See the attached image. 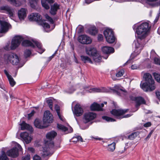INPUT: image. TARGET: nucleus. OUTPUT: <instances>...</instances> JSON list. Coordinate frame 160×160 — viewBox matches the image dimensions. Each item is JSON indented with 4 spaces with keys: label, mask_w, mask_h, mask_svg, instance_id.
Wrapping results in <instances>:
<instances>
[{
    "label": "nucleus",
    "mask_w": 160,
    "mask_h": 160,
    "mask_svg": "<svg viewBox=\"0 0 160 160\" xmlns=\"http://www.w3.org/2000/svg\"><path fill=\"white\" fill-rule=\"evenodd\" d=\"M4 72L5 74V75H6L8 78L11 76V75H10L8 74V72L6 70H5V69L4 70Z\"/></svg>",
    "instance_id": "bf43d9fd"
},
{
    "label": "nucleus",
    "mask_w": 160,
    "mask_h": 160,
    "mask_svg": "<svg viewBox=\"0 0 160 160\" xmlns=\"http://www.w3.org/2000/svg\"><path fill=\"white\" fill-rule=\"evenodd\" d=\"M78 42L83 44H89L92 42L91 38L86 35H83L79 36L78 38Z\"/></svg>",
    "instance_id": "1a4fd4ad"
},
{
    "label": "nucleus",
    "mask_w": 160,
    "mask_h": 160,
    "mask_svg": "<svg viewBox=\"0 0 160 160\" xmlns=\"http://www.w3.org/2000/svg\"><path fill=\"white\" fill-rule=\"evenodd\" d=\"M22 45L24 47L30 46L32 48H34L35 46L33 43L30 41L26 40H24L22 42Z\"/></svg>",
    "instance_id": "c756f323"
},
{
    "label": "nucleus",
    "mask_w": 160,
    "mask_h": 160,
    "mask_svg": "<svg viewBox=\"0 0 160 160\" xmlns=\"http://www.w3.org/2000/svg\"><path fill=\"white\" fill-rule=\"evenodd\" d=\"M43 121L46 122L51 123L53 121V117L52 114L49 111H45L44 114Z\"/></svg>",
    "instance_id": "9d476101"
},
{
    "label": "nucleus",
    "mask_w": 160,
    "mask_h": 160,
    "mask_svg": "<svg viewBox=\"0 0 160 160\" xmlns=\"http://www.w3.org/2000/svg\"><path fill=\"white\" fill-rule=\"evenodd\" d=\"M0 160H9L5 152L2 151L1 155L0 156Z\"/></svg>",
    "instance_id": "473e14b6"
},
{
    "label": "nucleus",
    "mask_w": 160,
    "mask_h": 160,
    "mask_svg": "<svg viewBox=\"0 0 160 160\" xmlns=\"http://www.w3.org/2000/svg\"><path fill=\"white\" fill-rule=\"evenodd\" d=\"M124 71L123 70H121L118 71L116 74V76L117 77H120L122 76L124 74Z\"/></svg>",
    "instance_id": "79ce46f5"
},
{
    "label": "nucleus",
    "mask_w": 160,
    "mask_h": 160,
    "mask_svg": "<svg viewBox=\"0 0 160 160\" xmlns=\"http://www.w3.org/2000/svg\"><path fill=\"white\" fill-rule=\"evenodd\" d=\"M22 160H30V155H27L22 157Z\"/></svg>",
    "instance_id": "de8ad7c7"
},
{
    "label": "nucleus",
    "mask_w": 160,
    "mask_h": 160,
    "mask_svg": "<svg viewBox=\"0 0 160 160\" xmlns=\"http://www.w3.org/2000/svg\"><path fill=\"white\" fill-rule=\"evenodd\" d=\"M128 109H113L111 111V113L117 117V118L120 119L122 117L121 116L128 112Z\"/></svg>",
    "instance_id": "0eeeda50"
},
{
    "label": "nucleus",
    "mask_w": 160,
    "mask_h": 160,
    "mask_svg": "<svg viewBox=\"0 0 160 160\" xmlns=\"http://www.w3.org/2000/svg\"><path fill=\"white\" fill-rule=\"evenodd\" d=\"M143 78L146 82L140 85L141 88L146 92L149 90L152 91L154 90L155 88L154 81L152 75L149 73H145L143 76Z\"/></svg>",
    "instance_id": "7ed1b4c3"
},
{
    "label": "nucleus",
    "mask_w": 160,
    "mask_h": 160,
    "mask_svg": "<svg viewBox=\"0 0 160 160\" xmlns=\"http://www.w3.org/2000/svg\"><path fill=\"white\" fill-rule=\"evenodd\" d=\"M28 150L32 153L34 152L35 151L34 149L33 148L31 147L28 148Z\"/></svg>",
    "instance_id": "e2e57ef3"
},
{
    "label": "nucleus",
    "mask_w": 160,
    "mask_h": 160,
    "mask_svg": "<svg viewBox=\"0 0 160 160\" xmlns=\"http://www.w3.org/2000/svg\"><path fill=\"white\" fill-rule=\"evenodd\" d=\"M45 17L52 24L53 23V21L52 19L49 16L48 14H46L45 15Z\"/></svg>",
    "instance_id": "c03bdc74"
},
{
    "label": "nucleus",
    "mask_w": 160,
    "mask_h": 160,
    "mask_svg": "<svg viewBox=\"0 0 160 160\" xmlns=\"http://www.w3.org/2000/svg\"><path fill=\"white\" fill-rule=\"evenodd\" d=\"M18 149L16 147L13 148L11 149L8 151L7 154L9 156L12 158H16L18 156Z\"/></svg>",
    "instance_id": "ddd939ff"
},
{
    "label": "nucleus",
    "mask_w": 160,
    "mask_h": 160,
    "mask_svg": "<svg viewBox=\"0 0 160 160\" xmlns=\"http://www.w3.org/2000/svg\"><path fill=\"white\" fill-rule=\"evenodd\" d=\"M154 62L156 64L160 65V59L157 58H154Z\"/></svg>",
    "instance_id": "8fccbe9b"
},
{
    "label": "nucleus",
    "mask_w": 160,
    "mask_h": 160,
    "mask_svg": "<svg viewBox=\"0 0 160 160\" xmlns=\"http://www.w3.org/2000/svg\"><path fill=\"white\" fill-rule=\"evenodd\" d=\"M57 127L59 129L65 132L66 133H71L73 131L72 128L70 127L69 128H68L67 127L63 125L58 124Z\"/></svg>",
    "instance_id": "dca6fc26"
},
{
    "label": "nucleus",
    "mask_w": 160,
    "mask_h": 160,
    "mask_svg": "<svg viewBox=\"0 0 160 160\" xmlns=\"http://www.w3.org/2000/svg\"><path fill=\"white\" fill-rule=\"evenodd\" d=\"M31 54V52L30 50H26L24 51V56L26 58L29 57Z\"/></svg>",
    "instance_id": "37998d69"
},
{
    "label": "nucleus",
    "mask_w": 160,
    "mask_h": 160,
    "mask_svg": "<svg viewBox=\"0 0 160 160\" xmlns=\"http://www.w3.org/2000/svg\"><path fill=\"white\" fill-rule=\"evenodd\" d=\"M35 113V112L34 110H33L32 111V112L29 114H28V116L29 117H32Z\"/></svg>",
    "instance_id": "338daca9"
},
{
    "label": "nucleus",
    "mask_w": 160,
    "mask_h": 160,
    "mask_svg": "<svg viewBox=\"0 0 160 160\" xmlns=\"http://www.w3.org/2000/svg\"><path fill=\"white\" fill-rule=\"evenodd\" d=\"M102 118L103 119L105 120L106 121L109 122H113L116 121L115 119L106 116H103L102 117Z\"/></svg>",
    "instance_id": "e433bc0d"
},
{
    "label": "nucleus",
    "mask_w": 160,
    "mask_h": 160,
    "mask_svg": "<svg viewBox=\"0 0 160 160\" xmlns=\"http://www.w3.org/2000/svg\"><path fill=\"white\" fill-rule=\"evenodd\" d=\"M33 160H41L40 157L37 155L34 156L33 158Z\"/></svg>",
    "instance_id": "864d4df0"
},
{
    "label": "nucleus",
    "mask_w": 160,
    "mask_h": 160,
    "mask_svg": "<svg viewBox=\"0 0 160 160\" xmlns=\"http://www.w3.org/2000/svg\"><path fill=\"white\" fill-rule=\"evenodd\" d=\"M32 42L38 48L39 53L42 54L45 51V50L42 48V45L40 42L36 40H32Z\"/></svg>",
    "instance_id": "bb28decb"
},
{
    "label": "nucleus",
    "mask_w": 160,
    "mask_h": 160,
    "mask_svg": "<svg viewBox=\"0 0 160 160\" xmlns=\"http://www.w3.org/2000/svg\"><path fill=\"white\" fill-rule=\"evenodd\" d=\"M156 96L157 98L160 100V93L159 92H156Z\"/></svg>",
    "instance_id": "69168bd1"
},
{
    "label": "nucleus",
    "mask_w": 160,
    "mask_h": 160,
    "mask_svg": "<svg viewBox=\"0 0 160 160\" xmlns=\"http://www.w3.org/2000/svg\"><path fill=\"white\" fill-rule=\"evenodd\" d=\"M8 79L10 86L12 87H13L15 85L16 83L12 76H11L9 78H8Z\"/></svg>",
    "instance_id": "f704fd0d"
},
{
    "label": "nucleus",
    "mask_w": 160,
    "mask_h": 160,
    "mask_svg": "<svg viewBox=\"0 0 160 160\" xmlns=\"http://www.w3.org/2000/svg\"><path fill=\"white\" fill-rule=\"evenodd\" d=\"M112 90H116L118 91L120 90L124 92H126L125 90L122 89V88H120V86L117 85L114 86V89H113Z\"/></svg>",
    "instance_id": "a18cd8bd"
},
{
    "label": "nucleus",
    "mask_w": 160,
    "mask_h": 160,
    "mask_svg": "<svg viewBox=\"0 0 160 160\" xmlns=\"http://www.w3.org/2000/svg\"><path fill=\"white\" fill-rule=\"evenodd\" d=\"M21 129L22 130L27 129L31 132L33 131V129L32 127L29 124L25 123L24 121H23L22 123L20 124Z\"/></svg>",
    "instance_id": "5701e85b"
},
{
    "label": "nucleus",
    "mask_w": 160,
    "mask_h": 160,
    "mask_svg": "<svg viewBox=\"0 0 160 160\" xmlns=\"http://www.w3.org/2000/svg\"><path fill=\"white\" fill-rule=\"evenodd\" d=\"M42 26L44 28H50L49 24L46 22L43 23L42 24Z\"/></svg>",
    "instance_id": "603ef678"
},
{
    "label": "nucleus",
    "mask_w": 160,
    "mask_h": 160,
    "mask_svg": "<svg viewBox=\"0 0 160 160\" xmlns=\"http://www.w3.org/2000/svg\"><path fill=\"white\" fill-rule=\"evenodd\" d=\"M1 61L2 63L5 64L11 63L13 65H17L19 62L18 56L16 54L11 52L4 54L1 57Z\"/></svg>",
    "instance_id": "20e7f679"
},
{
    "label": "nucleus",
    "mask_w": 160,
    "mask_h": 160,
    "mask_svg": "<svg viewBox=\"0 0 160 160\" xmlns=\"http://www.w3.org/2000/svg\"><path fill=\"white\" fill-rule=\"evenodd\" d=\"M102 50L104 53L107 55H109L114 52V49L113 48L108 46L103 47L102 48Z\"/></svg>",
    "instance_id": "aec40b11"
},
{
    "label": "nucleus",
    "mask_w": 160,
    "mask_h": 160,
    "mask_svg": "<svg viewBox=\"0 0 160 160\" xmlns=\"http://www.w3.org/2000/svg\"><path fill=\"white\" fill-rule=\"evenodd\" d=\"M57 135V133L54 131H51L46 134L47 138L48 140L45 141L43 151L41 153L42 157L46 158L48 157V158L56 150V149L54 147L53 142L52 140L54 139Z\"/></svg>",
    "instance_id": "f257e3e1"
},
{
    "label": "nucleus",
    "mask_w": 160,
    "mask_h": 160,
    "mask_svg": "<svg viewBox=\"0 0 160 160\" xmlns=\"http://www.w3.org/2000/svg\"><path fill=\"white\" fill-rule=\"evenodd\" d=\"M112 91L114 93H116L118 95H120V93L119 92V91L116 90H112Z\"/></svg>",
    "instance_id": "0e129e2a"
},
{
    "label": "nucleus",
    "mask_w": 160,
    "mask_h": 160,
    "mask_svg": "<svg viewBox=\"0 0 160 160\" xmlns=\"http://www.w3.org/2000/svg\"><path fill=\"white\" fill-rule=\"evenodd\" d=\"M0 10L7 11L6 13L8 14L10 17H13L14 11L13 9L11 8L8 5L3 6L0 7Z\"/></svg>",
    "instance_id": "f8f14e48"
},
{
    "label": "nucleus",
    "mask_w": 160,
    "mask_h": 160,
    "mask_svg": "<svg viewBox=\"0 0 160 160\" xmlns=\"http://www.w3.org/2000/svg\"><path fill=\"white\" fill-rule=\"evenodd\" d=\"M153 76L155 80L158 82H160V74L157 73H154Z\"/></svg>",
    "instance_id": "ea45409f"
},
{
    "label": "nucleus",
    "mask_w": 160,
    "mask_h": 160,
    "mask_svg": "<svg viewBox=\"0 0 160 160\" xmlns=\"http://www.w3.org/2000/svg\"><path fill=\"white\" fill-rule=\"evenodd\" d=\"M1 30L2 32H6L8 29L9 24L7 22L4 21H0Z\"/></svg>",
    "instance_id": "412c9836"
},
{
    "label": "nucleus",
    "mask_w": 160,
    "mask_h": 160,
    "mask_svg": "<svg viewBox=\"0 0 160 160\" xmlns=\"http://www.w3.org/2000/svg\"><path fill=\"white\" fill-rule=\"evenodd\" d=\"M96 116L97 114L93 112H88L85 113L83 116V122L85 123H87L93 120L96 117Z\"/></svg>",
    "instance_id": "6e6552de"
},
{
    "label": "nucleus",
    "mask_w": 160,
    "mask_h": 160,
    "mask_svg": "<svg viewBox=\"0 0 160 160\" xmlns=\"http://www.w3.org/2000/svg\"><path fill=\"white\" fill-rule=\"evenodd\" d=\"M129 98L131 100L135 101L136 97H134L132 95H130L129 96Z\"/></svg>",
    "instance_id": "052dcab7"
},
{
    "label": "nucleus",
    "mask_w": 160,
    "mask_h": 160,
    "mask_svg": "<svg viewBox=\"0 0 160 160\" xmlns=\"http://www.w3.org/2000/svg\"><path fill=\"white\" fill-rule=\"evenodd\" d=\"M23 38L22 36H16L12 39L11 46V48L12 50L16 49L20 45Z\"/></svg>",
    "instance_id": "423d86ee"
},
{
    "label": "nucleus",
    "mask_w": 160,
    "mask_h": 160,
    "mask_svg": "<svg viewBox=\"0 0 160 160\" xmlns=\"http://www.w3.org/2000/svg\"><path fill=\"white\" fill-rule=\"evenodd\" d=\"M116 143L115 142H112V143L108 145V150L109 151L113 152L115 149Z\"/></svg>",
    "instance_id": "72a5a7b5"
},
{
    "label": "nucleus",
    "mask_w": 160,
    "mask_h": 160,
    "mask_svg": "<svg viewBox=\"0 0 160 160\" xmlns=\"http://www.w3.org/2000/svg\"><path fill=\"white\" fill-rule=\"evenodd\" d=\"M54 0H41V3L42 7L46 9H48L50 6L48 4H51L54 2Z\"/></svg>",
    "instance_id": "6ab92c4d"
},
{
    "label": "nucleus",
    "mask_w": 160,
    "mask_h": 160,
    "mask_svg": "<svg viewBox=\"0 0 160 160\" xmlns=\"http://www.w3.org/2000/svg\"><path fill=\"white\" fill-rule=\"evenodd\" d=\"M104 105V104L102 103L100 105L94 102L91 105L90 108L92 111H102L103 109L102 108L103 107Z\"/></svg>",
    "instance_id": "4468645a"
},
{
    "label": "nucleus",
    "mask_w": 160,
    "mask_h": 160,
    "mask_svg": "<svg viewBox=\"0 0 160 160\" xmlns=\"http://www.w3.org/2000/svg\"><path fill=\"white\" fill-rule=\"evenodd\" d=\"M34 124L36 127L39 128H43L45 127L43 126L42 123L41 121L38 119H36L34 122Z\"/></svg>",
    "instance_id": "c85d7f7f"
},
{
    "label": "nucleus",
    "mask_w": 160,
    "mask_h": 160,
    "mask_svg": "<svg viewBox=\"0 0 160 160\" xmlns=\"http://www.w3.org/2000/svg\"><path fill=\"white\" fill-rule=\"evenodd\" d=\"M59 118L62 121H64V119L63 118V117L62 116V115L61 114L60 112L58 113V114H57Z\"/></svg>",
    "instance_id": "680f3d73"
},
{
    "label": "nucleus",
    "mask_w": 160,
    "mask_h": 160,
    "mask_svg": "<svg viewBox=\"0 0 160 160\" xmlns=\"http://www.w3.org/2000/svg\"><path fill=\"white\" fill-rule=\"evenodd\" d=\"M20 137L27 144L30 142L32 139L31 137L29 136L28 133L26 132L21 133L20 134Z\"/></svg>",
    "instance_id": "2eb2a0df"
},
{
    "label": "nucleus",
    "mask_w": 160,
    "mask_h": 160,
    "mask_svg": "<svg viewBox=\"0 0 160 160\" xmlns=\"http://www.w3.org/2000/svg\"><path fill=\"white\" fill-rule=\"evenodd\" d=\"M75 138H76L77 139V141H80L81 142L83 141V139L80 136H78L76 137Z\"/></svg>",
    "instance_id": "13d9d810"
},
{
    "label": "nucleus",
    "mask_w": 160,
    "mask_h": 160,
    "mask_svg": "<svg viewBox=\"0 0 160 160\" xmlns=\"http://www.w3.org/2000/svg\"><path fill=\"white\" fill-rule=\"evenodd\" d=\"M74 114L77 116L78 117L82 115L83 112V110L81 105L79 104H77L74 107Z\"/></svg>",
    "instance_id": "9b49d317"
},
{
    "label": "nucleus",
    "mask_w": 160,
    "mask_h": 160,
    "mask_svg": "<svg viewBox=\"0 0 160 160\" xmlns=\"http://www.w3.org/2000/svg\"><path fill=\"white\" fill-rule=\"evenodd\" d=\"M153 132V130H152L149 133L147 137L145 139L146 140H148L149 139V138H150L151 137V135L152 133Z\"/></svg>",
    "instance_id": "5fc2aeb1"
},
{
    "label": "nucleus",
    "mask_w": 160,
    "mask_h": 160,
    "mask_svg": "<svg viewBox=\"0 0 160 160\" xmlns=\"http://www.w3.org/2000/svg\"><path fill=\"white\" fill-rule=\"evenodd\" d=\"M104 88H94L92 89V90L96 92H102L104 91Z\"/></svg>",
    "instance_id": "4c0bfd02"
},
{
    "label": "nucleus",
    "mask_w": 160,
    "mask_h": 160,
    "mask_svg": "<svg viewBox=\"0 0 160 160\" xmlns=\"http://www.w3.org/2000/svg\"><path fill=\"white\" fill-rule=\"evenodd\" d=\"M38 0H30L29 2L31 7L33 8H35L36 7V5Z\"/></svg>",
    "instance_id": "c9c22d12"
},
{
    "label": "nucleus",
    "mask_w": 160,
    "mask_h": 160,
    "mask_svg": "<svg viewBox=\"0 0 160 160\" xmlns=\"http://www.w3.org/2000/svg\"><path fill=\"white\" fill-rule=\"evenodd\" d=\"M18 16L21 20H23L26 16V10L24 8H22L18 12Z\"/></svg>",
    "instance_id": "a878e982"
},
{
    "label": "nucleus",
    "mask_w": 160,
    "mask_h": 160,
    "mask_svg": "<svg viewBox=\"0 0 160 160\" xmlns=\"http://www.w3.org/2000/svg\"><path fill=\"white\" fill-rule=\"evenodd\" d=\"M78 33H81L82 32L84 31V27L82 26H80L78 27Z\"/></svg>",
    "instance_id": "09e8293b"
},
{
    "label": "nucleus",
    "mask_w": 160,
    "mask_h": 160,
    "mask_svg": "<svg viewBox=\"0 0 160 160\" xmlns=\"http://www.w3.org/2000/svg\"><path fill=\"white\" fill-rule=\"evenodd\" d=\"M81 60L85 63L88 62L91 63H92L91 59L87 56L81 55Z\"/></svg>",
    "instance_id": "7c9ffc66"
},
{
    "label": "nucleus",
    "mask_w": 160,
    "mask_h": 160,
    "mask_svg": "<svg viewBox=\"0 0 160 160\" xmlns=\"http://www.w3.org/2000/svg\"><path fill=\"white\" fill-rule=\"evenodd\" d=\"M98 40L99 41H101L102 40L103 38V36L102 35L100 34L98 35Z\"/></svg>",
    "instance_id": "4d7b16f0"
},
{
    "label": "nucleus",
    "mask_w": 160,
    "mask_h": 160,
    "mask_svg": "<svg viewBox=\"0 0 160 160\" xmlns=\"http://www.w3.org/2000/svg\"><path fill=\"white\" fill-rule=\"evenodd\" d=\"M47 103H48L50 109L52 110V100L51 99H48L47 101Z\"/></svg>",
    "instance_id": "a19ab883"
},
{
    "label": "nucleus",
    "mask_w": 160,
    "mask_h": 160,
    "mask_svg": "<svg viewBox=\"0 0 160 160\" xmlns=\"http://www.w3.org/2000/svg\"><path fill=\"white\" fill-rule=\"evenodd\" d=\"M138 135L139 132H134L129 135L128 137V138L130 140H133Z\"/></svg>",
    "instance_id": "2f4dec72"
},
{
    "label": "nucleus",
    "mask_w": 160,
    "mask_h": 160,
    "mask_svg": "<svg viewBox=\"0 0 160 160\" xmlns=\"http://www.w3.org/2000/svg\"><path fill=\"white\" fill-rule=\"evenodd\" d=\"M93 60L96 62H100L101 61L102 57L98 55L97 54L93 57Z\"/></svg>",
    "instance_id": "58836bf2"
},
{
    "label": "nucleus",
    "mask_w": 160,
    "mask_h": 160,
    "mask_svg": "<svg viewBox=\"0 0 160 160\" xmlns=\"http://www.w3.org/2000/svg\"><path fill=\"white\" fill-rule=\"evenodd\" d=\"M140 25L144 30L146 31L148 33L150 30L151 26L149 22H144L141 23Z\"/></svg>",
    "instance_id": "4be33fe9"
},
{
    "label": "nucleus",
    "mask_w": 160,
    "mask_h": 160,
    "mask_svg": "<svg viewBox=\"0 0 160 160\" xmlns=\"http://www.w3.org/2000/svg\"><path fill=\"white\" fill-rule=\"evenodd\" d=\"M103 33L106 40L108 43H112L115 42V38L112 29H106L104 30Z\"/></svg>",
    "instance_id": "39448f33"
},
{
    "label": "nucleus",
    "mask_w": 160,
    "mask_h": 160,
    "mask_svg": "<svg viewBox=\"0 0 160 160\" xmlns=\"http://www.w3.org/2000/svg\"><path fill=\"white\" fill-rule=\"evenodd\" d=\"M55 109L56 111L57 114L60 113V108L59 106L57 104H56L55 106Z\"/></svg>",
    "instance_id": "3c124183"
},
{
    "label": "nucleus",
    "mask_w": 160,
    "mask_h": 160,
    "mask_svg": "<svg viewBox=\"0 0 160 160\" xmlns=\"http://www.w3.org/2000/svg\"><path fill=\"white\" fill-rule=\"evenodd\" d=\"M135 102L136 103L135 107L136 108L139 107L141 104H145L146 103L144 98L140 96L136 97Z\"/></svg>",
    "instance_id": "a211bd4d"
},
{
    "label": "nucleus",
    "mask_w": 160,
    "mask_h": 160,
    "mask_svg": "<svg viewBox=\"0 0 160 160\" xmlns=\"http://www.w3.org/2000/svg\"><path fill=\"white\" fill-rule=\"evenodd\" d=\"M11 4L14 5L16 6H18V5H17V2L16 0H7Z\"/></svg>",
    "instance_id": "49530a36"
},
{
    "label": "nucleus",
    "mask_w": 160,
    "mask_h": 160,
    "mask_svg": "<svg viewBox=\"0 0 160 160\" xmlns=\"http://www.w3.org/2000/svg\"><path fill=\"white\" fill-rule=\"evenodd\" d=\"M98 29L95 26L91 27L88 30V33L93 36L96 35L98 33Z\"/></svg>",
    "instance_id": "393cba45"
},
{
    "label": "nucleus",
    "mask_w": 160,
    "mask_h": 160,
    "mask_svg": "<svg viewBox=\"0 0 160 160\" xmlns=\"http://www.w3.org/2000/svg\"><path fill=\"white\" fill-rule=\"evenodd\" d=\"M28 18L30 21H38L42 19L41 15L37 13H32L29 17Z\"/></svg>",
    "instance_id": "f3484780"
},
{
    "label": "nucleus",
    "mask_w": 160,
    "mask_h": 160,
    "mask_svg": "<svg viewBox=\"0 0 160 160\" xmlns=\"http://www.w3.org/2000/svg\"><path fill=\"white\" fill-rule=\"evenodd\" d=\"M151 122H147L145 123L144 124L143 126L145 127H149L151 126Z\"/></svg>",
    "instance_id": "6e6d98bb"
},
{
    "label": "nucleus",
    "mask_w": 160,
    "mask_h": 160,
    "mask_svg": "<svg viewBox=\"0 0 160 160\" xmlns=\"http://www.w3.org/2000/svg\"><path fill=\"white\" fill-rule=\"evenodd\" d=\"M87 53L90 56H93V57L97 54V51L94 48H90L86 50Z\"/></svg>",
    "instance_id": "cd10ccee"
},
{
    "label": "nucleus",
    "mask_w": 160,
    "mask_h": 160,
    "mask_svg": "<svg viewBox=\"0 0 160 160\" xmlns=\"http://www.w3.org/2000/svg\"><path fill=\"white\" fill-rule=\"evenodd\" d=\"M59 8V6L57 3H54L53 5L51 6L50 13L52 15H55Z\"/></svg>",
    "instance_id": "b1692460"
},
{
    "label": "nucleus",
    "mask_w": 160,
    "mask_h": 160,
    "mask_svg": "<svg viewBox=\"0 0 160 160\" xmlns=\"http://www.w3.org/2000/svg\"><path fill=\"white\" fill-rule=\"evenodd\" d=\"M136 32L137 39V42H135V48L139 49V53H140L146 44L144 39L148 35V33L144 30L140 25L137 27Z\"/></svg>",
    "instance_id": "f03ea898"
},
{
    "label": "nucleus",
    "mask_w": 160,
    "mask_h": 160,
    "mask_svg": "<svg viewBox=\"0 0 160 160\" xmlns=\"http://www.w3.org/2000/svg\"><path fill=\"white\" fill-rule=\"evenodd\" d=\"M131 68L132 69H137V66L134 65H132L131 66Z\"/></svg>",
    "instance_id": "774afa93"
}]
</instances>
